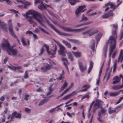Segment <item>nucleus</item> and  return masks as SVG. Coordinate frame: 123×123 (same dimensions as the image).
I'll return each instance as SVG.
<instances>
[{"instance_id": "64", "label": "nucleus", "mask_w": 123, "mask_h": 123, "mask_svg": "<svg viewBox=\"0 0 123 123\" xmlns=\"http://www.w3.org/2000/svg\"><path fill=\"white\" fill-rule=\"evenodd\" d=\"M119 76L120 77H121L122 79V85H123V75L121 74H119Z\"/></svg>"}, {"instance_id": "45", "label": "nucleus", "mask_w": 123, "mask_h": 123, "mask_svg": "<svg viewBox=\"0 0 123 123\" xmlns=\"http://www.w3.org/2000/svg\"><path fill=\"white\" fill-rule=\"evenodd\" d=\"M88 18L85 16L83 14L82 15L81 18V21H86L88 20Z\"/></svg>"}, {"instance_id": "17", "label": "nucleus", "mask_w": 123, "mask_h": 123, "mask_svg": "<svg viewBox=\"0 0 123 123\" xmlns=\"http://www.w3.org/2000/svg\"><path fill=\"white\" fill-rule=\"evenodd\" d=\"M15 117L16 118H20L21 117V115L19 114L18 113L16 112H13L12 114V116L9 115L7 117L8 119H11V120H10V121H12L13 117Z\"/></svg>"}, {"instance_id": "50", "label": "nucleus", "mask_w": 123, "mask_h": 123, "mask_svg": "<svg viewBox=\"0 0 123 123\" xmlns=\"http://www.w3.org/2000/svg\"><path fill=\"white\" fill-rule=\"evenodd\" d=\"M77 93V92L76 91H74L72 92L71 93L69 94V95L71 97H72L73 96H74Z\"/></svg>"}, {"instance_id": "20", "label": "nucleus", "mask_w": 123, "mask_h": 123, "mask_svg": "<svg viewBox=\"0 0 123 123\" xmlns=\"http://www.w3.org/2000/svg\"><path fill=\"white\" fill-rule=\"evenodd\" d=\"M104 65V63H103L100 68V69L99 72V74L98 75V78L97 80L96 83L97 85H98L100 82V76L101 75V74L102 73V69L103 67V65Z\"/></svg>"}, {"instance_id": "16", "label": "nucleus", "mask_w": 123, "mask_h": 123, "mask_svg": "<svg viewBox=\"0 0 123 123\" xmlns=\"http://www.w3.org/2000/svg\"><path fill=\"white\" fill-rule=\"evenodd\" d=\"M46 49L48 54H54L55 53V50L53 51V53H51V52H49L48 51V49H49V47L47 45H44L43 46V47L40 50V54H41L43 53L44 51V49Z\"/></svg>"}, {"instance_id": "4", "label": "nucleus", "mask_w": 123, "mask_h": 123, "mask_svg": "<svg viewBox=\"0 0 123 123\" xmlns=\"http://www.w3.org/2000/svg\"><path fill=\"white\" fill-rule=\"evenodd\" d=\"M111 59L109 58L107 65L108 67H107L106 69V72L105 75L104 77L103 81L104 82H106L110 77V74L111 70V69H110L109 67L110 65Z\"/></svg>"}, {"instance_id": "11", "label": "nucleus", "mask_w": 123, "mask_h": 123, "mask_svg": "<svg viewBox=\"0 0 123 123\" xmlns=\"http://www.w3.org/2000/svg\"><path fill=\"white\" fill-rule=\"evenodd\" d=\"M63 29L65 31L70 32H73L75 33H78L80 32L83 30L86 29V28H82L78 29H72L70 28L63 27Z\"/></svg>"}, {"instance_id": "39", "label": "nucleus", "mask_w": 123, "mask_h": 123, "mask_svg": "<svg viewBox=\"0 0 123 123\" xmlns=\"http://www.w3.org/2000/svg\"><path fill=\"white\" fill-rule=\"evenodd\" d=\"M48 100V99L47 98H45L43 99L42 101H41L40 103L38 105L39 106H40L42 105L43 104L47 102Z\"/></svg>"}, {"instance_id": "2", "label": "nucleus", "mask_w": 123, "mask_h": 123, "mask_svg": "<svg viewBox=\"0 0 123 123\" xmlns=\"http://www.w3.org/2000/svg\"><path fill=\"white\" fill-rule=\"evenodd\" d=\"M112 34L115 35L114 37L110 36L109 38L108 41V43L110 45L109 49V56L110 57L111 55H112V58H114L117 52V50L115 49L116 46V39L117 37V35H116V30L112 31Z\"/></svg>"}, {"instance_id": "1", "label": "nucleus", "mask_w": 123, "mask_h": 123, "mask_svg": "<svg viewBox=\"0 0 123 123\" xmlns=\"http://www.w3.org/2000/svg\"><path fill=\"white\" fill-rule=\"evenodd\" d=\"M22 15L26 18H28V20L30 23L33 22L32 19L36 20L41 25H43L44 23L42 18L39 13L33 10H30L26 13V14L23 13Z\"/></svg>"}, {"instance_id": "31", "label": "nucleus", "mask_w": 123, "mask_h": 123, "mask_svg": "<svg viewBox=\"0 0 123 123\" xmlns=\"http://www.w3.org/2000/svg\"><path fill=\"white\" fill-rule=\"evenodd\" d=\"M119 94V92H111L109 93V95L112 97L117 96Z\"/></svg>"}, {"instance_id": "15", "label": "nucleus", "mask_w": 123, "mask_h": 123, "mask_svg": "<svg viewBox=\"0 0 123 123\" xmlns=\"http://www.w3.org/2000/svg\"><path fill=\"white\" fill-rule=\"evenodd\" d=\"M14 2L16 4H21L24 5V8H26L27 7L31 4V3L28 2H24L21 0H16L15 1H14Z\"/></svg>"}, {"instance_id": "49", "label": "nucleus", "mask_w": 123, "mask_h": 123, "mask_svg": "<svg viewBox=\"0 0 123 123\" xmlns=\"http://www.w3.org/2000/svg\"><path fill=\"white\" fill-rule=\"evenodd\" d=\"M120 37V40H121L123 37V29L121 31Z\"/></svg>"}, {"instance_id": "44", "label": "nucleus", "mask_w": 123, "mask_h": 123, "mask_svg": "<svg viewBox=\"0 0 123 123\" xmlns=\"http://www.w3.org/2000/svg\"><path fill=\"white\" fill-rule=\"evenodd\" d=\"M88 85H84L82 89L80 90V91H84L86 90L89 87Z\"/></svg>"}, {"instance_id": "38", "label": "nucleus", "mask_w": 123, "mask_h": 123, "mask_svg": "<svg viewBox=\"0 0 123 123\" xmlns=\"http://www.w3.org/2000/svg\"><path fill=\"white\" fill-rule=\"evenodd\" d=\"M62 42L67 47L69 48L71 47V45L68 42L64 40H63L62 41Z\"/></svg>"}, {"instance_id": "63", "label": "nucleus", "mask_w": 123, "mask_h": 123, "mask_svg": "<svg viewBox=\"0 0 123 123\" xmlns=\"http://www.w3.org/2000/svg\"><path fill=\"white\" fill-rule=\"evenodd\" d=\"M5 116L4 115L3 117H1V119H2L1 121L2 122H4L5 121Z\"/></svg>"}, {"instance_id": "9", "label": "nucleus", "mask_w": 123, "mask_h": 123, "mask_svg": "<svg viewBox=\"0 0 123 123\" xmlns=\"http://www.w3.org/2000/svg\"><path fill=\"white\" fill-rule=\"evenodd\" d=\"M95 103L94 105V110L101 107V105L103 104V102L100 100H97L95 102V101H93L91 104L90 106V108H91L92 106Z\"/></svg>"}, {"instance_id": "47", "label": "nucleus", "mask_w": 123, "mask_h": 123, "mask_svg": "<svg viewBox=\"0 0 123 123\" xmlns=\"http://www.w3.org/2000/svg\"><path fill=\"white\" fill-rule=\"evenodd\" d=\"M70 98L69 94L65 96L62 98V100H66Z\"/></svg>"}, {"instance_id": "21", "label": "nucleus", "mask_w": 123, "mask_h": 123, "mask_svg": "<svg viewBox=\"0 0 123 123\" xmlns=\"http://www.w3.org/2000/svg\"><path fill=\"white\" fill-rule=\"evenodd\" d=\"M8 30L11 35L13 37L16 38V37L14 34V32L13 31L12 27V25H10L9 26Z\"/></svg>"}, {"instance_id": "18", "label": "nucleus", "mask_w": 123, "mask_h": 123, "mask_svg": "<svg viewBox=\"0 0 123 123\" xmlns=\"http://www.w3.org/2000/svg\"><path fill=\"white\" fill-rule=\"evenodd\" d=\"M113 14L112 11H109L108 12L105 13L103 16L102 17L104 18H106L112 16Z\"/></svg>"}, {"instance_id": "22", "label": "nucleus", "mask_w": 123, "mask_h": 123, "mask_svg": "<svg viewBox=\"0 0 123 123\" xmlns=\"http://www.w3.org/2000/svg\"><path fill=\"white\" fill-rule=\"evenodd\" d=\"M121 78L120 77H118L117 76H115L113 78L114 81L112 83L113 84H115L119 82L121 80Z\"/></svg>"}, {"instance_id": "5", "label": "nucleus", "mask_w": 123, "mask_h": 123, "mask_svg": "<svg viewBox=\"0 0 123 123\" xmlns=\"http://www.w3.org/2000/svg\"><path fill=\"white\" fill-rule=\"evenodd\" d=\"M98 31L97 29L92 28L82 33V35L86 37L87 36H91L97 33Z\"/></svg>"}, {"instance_id": "13", "label": "nucleus", "mask_w": 123, "mask_h": 123, "mask_svg": "<svg viewBox=\"0 0 123 123\" xmlns=\"http://www.w3.org/2000/svg\"><path fill=\"white\" fill-rule=\"evenodd\" d=\"M86 6L85 5L80 6L76 9L75 13L76 15L80 14L81 12H83L86 10L85 8Z\"/></svg>"}, {"instance_id": "27", "label": "nucleus", "mask_w": 123, "mask_h": 123, "mask_svg": "<svg viewBox=\"0 0 123 123\" xmlns=\"http://www.w3.org/2000/svg\"><path fill=\"white\" fill-rule=\"evenodd\" d=\"M8 68L11 69L13 70H17L18 69H19L21 68L20 66H18L17 67H14L12 65H10L9 66H8Z\"/></svg>"}, {"instance_id": "61", "label": "nucleus", "mask_w": 123, "mask_h": 123, "mask_svg": "<svg viewBox=\"0 0 123 123\" xmlns=\"http://www.w3.org/2000/svg\"><path fill=\"white\" fill-rule=\"evenodd\" d=\"M93 66V63L92 62H90V64L89 66V67H90V68H92V67Z\"/></svg>"}, {"instance_id": "19", "label": "nucleus", "mask_w": 123, "mask_h": 123, "mask_svg": "<svg viewBox=\"0 0 123 123\" xmlns=\"http://www.w3.org/2000/svg\"><path fill=\"white\" fill-rule=\"evenodd\" d=\"M123 61V50L121 49L120 51V53L118 58V62H121Z\"/></svg>"}, {"instance_id": "26", "label": "nucleus", "mask_w": 123, "mask_h": 123, "mask_svg": "<svg viewBox=\"0 0 123 123\" xmlns=\"http://www.w3.org/2000/svg\"><path fill=\"white\" fill-rule=\"evenodd\" d=\"M73 55L76 57H80L81 55L80 52H72Z\"/></svg>"}, {"instance_id": "33", "label": "nucleus", "mask_w": 123, "mask_h": 123, "mask_svg": "<svg viewBox=\"0 0 123 123\" xmlns=\"http://www.w3.org/2000/svg\"><path fill=\"white\" fill-rule=\"evenodd\" d=\"M92 23V22L89 21L87 22L84 24H77L76 25H75V27H78L80 26H82V25H89L91 24Z\"/></svg>"}, {"instance_id": "56", "label": "nucleus", "mask_w": 123, "mask_h": 123, "mask_svg": "<svg viewBox=\"0 0 123 123\" xmlns=\"http://www.w3.org/2000/svg\"><path fill=\"white\" fill-rule=\"evenodd\" d=\"M24 78H27L28 77V74L27 73V71H26L25 72V73L24 74Z\"/></svg>"}, {"instance_id": "52", "label": "nucleus", "mask_w": 123, "mask_h": 123, "mask_svg": "<svg viewBox=\"0 0 123 123\" xmlns=\"http://www.w3.org/2000/svg\"><path fill=\"white\" fill-rule=\"evenodd\" d=\"M21 41L23 45H24L25 46L27 45L24 39V38H21Z\"/></svg>"}, {"instance_id": "54", "label": "nucleus", "mask_w": 123, "mask_h": 123, "mask_svg": "<svg viewBox=\"0 0 123 123\" xmlns=\"http://www.w3.org/2000/svg\"><path fill=\"white\" fill-rule=\"evenodd\" d=\"M25 111L27 113H29L31 111V110L28 108H26L25 109Z\"/></svg>"}, {"instance_id": "6", "label": "nucleus", "mask_w": 123, "mask_h": 123, "mask_svg": "<svg viewBox=\"0 0 123 123\" xmlns=\"http://www.w3.org/2000/svg\"><path fill=\"white\" fill-rule=\"evenodd\" d=\"M117 6L114 5V4L112 3L108 2L105 5V6L107 7L105 9V11L108 10L109 9V7L112 9H114L116 8L119 5L122 3V1L121 0H118L117 1Z\"/></svg>"}, {"instance_id": "46", "label": "nucleus", "mask_w": 123, "mask_h": 123, "mask_svg": "<svg viewBox=\"0 0 123 123\" xmlns=\"http://www.w3.org/2000/svg\"><path fill=\"white\" fill-rule=\"evenodd\" d=\"M106 111V110L104 108L101 109L100 111L99 112H100L101 113V115L102 116H104V113Z\"/></svg>"}, {"instance_id": "42", "label": "nucleus", "mask_w": 123, "mask_h": 123, "mask_svg": "<svg viewBox=\"0 0 123 123\" xmlns=\"http://www.w3.org/2000/svg\"><path fill=\"white\" fill-rule=\"evenodd\" d=\"M116 110L115 109H113L111 108H109L108 109V112L109 114H111L113 113L116 112Z\"/></svg>"}, {"instance_id": "62", "label": "nucleus", "mask_w": 123, "mask_h": 123, "mask_svg": "<svg viewBox=\"0 0 123 123\" xmlns=\"http://www.w3.org/2000/svg\"><path fill=\"white\" fill-rule=\"evenodd\" d=\"M112 25H113V27L116 30L117 29V24H113Z\"/></svg>"}, {"instance_id": "32", "label": "nucleus", "mask_w": 123, "mask_h": 123, "mask_svg": "<svg viewBox=\"0 0 123 123\" xmlns=\"http://www.w3.org/2000/svg\"><path fill=\"white\" fill-rule=\"evenodd\" d=\"M107 49V46L105 45L103 48V55L105 57L106 55V50Z\"/></svg>"}, {"instance_id": "7", "label": "nucleus", "mask_w": 123, "mask_h": 123, "mask_svg": "<svg viewBox=\"0 0 123 123\" xmlns=\"http://www.w3.org/2000/svg\"><path fill=\"white\" fill-rule=\"evenodd\" d=\"M59 47L60 50L58 51L59 54L61 55L65 56L66 55L65 53L67 51L65 47L60 43L56 41H55Z\"/></svg>"}, {"instance_id": "55", "label": "nucleus", "mask_w": 123, "mask_h": 123, "mask_svg": "<svg viewBox=\"0 0 123 123\" xmlns=\"http://www.w3.org/2000/svg\"><path fill=\"white\" fill-rule=\"evenodd\" d=\"M29 97V95L28 94H26L25 95L24 99L25 101L28 100V98Z\"/></svg>"}, {"instance_id": "51", "label": "nucleus", "mask_w": 123, "mask_h": 123, "mask_svg": "<svg viewBox=\"0 0 123 123\" xmlns=\"http://www.w3.org/2000/svg\"><path fill=\"white\" fill-rule=\"evenodd\" d=\"M51 87L52 86H51L50 87H49V91L46 94L47 96H48L50 95V93L52 91L53 89H51Z\"/></svg>"}, {"instance_id": "28", "label": "nucleus", "mask_w": 123, "mask_h": 123, "mask_svg": "<svg viewBox=\"0 0 123 123\" xmlns=\"http://www.w3.org/2000/svg\"><path fill=\"white\" fill-rule=\"evenodd\" d=\"M56 46H55V48L54 49H52L51 50H50V51H49V49H48V51H49V52H51L52 53H53V51H54V50H55V54H48L49 55H51L50 57L51 58L54 57H55V56L54 55L56 53Z\"/></svg>"}, {"instance_id": "8", "label": "nucleus", "mask_w": 123, "mask_h": 123, "mask_svg": "<svg viewBox=\"0 0 123 123\" xmlns=\"http://www.w3.org/2000/svg\"><path fill=\"white\" fill-rule=\"evenodd\" d=\"M55 65V64L54 62L50 61L49 62V64L48 63H45L43 66L41 68V70L43 71H46L47 70L49 69Z\"/></svg>"}, {"instance_id": "30", "label": "nucleus", "mask_w": 123, "mask_h": 123, "mask_svg": "<svg viewBox=\"0 0 123 123\" xmlns=\"http://www.w3.org/2000/svg\"><path fill=\"white\" fill-rule=\"evenodd\" d=\"M71 5H73L76 3V2H79V0H68Z\"/></svg>"}, {"instance_id": "37", "label": "nucleus", "mask_w": 123, "mask_h": 123, "mask_svg": "<svg viewBox=\"0 0 123 123\" xmlns=\"http://www.w3.org/2000/svg\"><path fill=\"white\" fill-rule=\"evenodd\" d=\"M90 47L92 49V51H93L95 48V43L93 41H92V43Z\"/></svg>"}, {"instance_id": "58", "label": "nucleus", "mask_w": 123, "mask_h": 123, "mask_svg": "<svg viewBox=\"0 0 123 123\" xmlns=\"http://www.w3.org/2000/svg\"><path fill=\"white\" fill-rule=\"evenodd\" d=\"M89 96L88 94H87L86 95H85L82 97V98L81 99H83L85 98H89Z\"/></svg>"}, {"instance_id": "35", "label": "nucleus", "mask_w": 123, "mask_h": 123, "mask_svg": "<svg viewBox=\"0 0 123 123\" xmlns=\"http://www.w3.org/2000/svg\"><path fill=\"white\" fill-rule=\"evenodd\" d=\"M68 58L72 61L73 60V58L71 53L70 52H68L67 53Z\"/></svg>"}, {"instance_id": "10", "label": "nucleus", "mask_w": 123, "mask_h": 123, "mask_svg": "<svg viewBox=\"0 0 123 123\" xmlns=\"http://www.w3.org/2000/svg\"><path fill=\"white\" fill-rule=\"evenodd\" d=\"M72 85H63L61 87L60 92L62 91L64 89H65V91L61 94L60 96H63L65 93H67L72 87Z\"/></svg>"}, {"instance_id": "29", "label": "nucleus", "mask_w": 123, "mask_h": 123, "mask_svg": "<svg viewBox=\"0 0 123 123\" xmlns=\"http://www.w3.org/2000/svg\"><path fill=\"white\" fill-rule=\"evenodd\" d=\"M123 87V85H115L114 86L112 87V89L114 90L119 89Z\"/></svg>"}, {"instance_id": "14", "label": "nucleus", "mask_w": 123, "mask_h": 123, "mask_svg": "<svg viewBox=\"0 0 123 123\" xmlns=\"http://www.w3.org/2000/svg\"><path fill=\"white\" fill-rule=\"evenodd\" d=\"M78 65L80 70L82 72H83L86 69V64L85 63H82L81 60L78 62Z\"/></svg>"}, {"instance_id": "41", "label": "nucleus", "mask_w": 123, "mask_h": 123, "mask_svg": "<svg viewBox=\"0 0 123 123\" xmlns=\"http://www.w3.org/2000/svg\"><path fill=\"white\" fill-rule=\"evenodd\" d=\"M117 67V64L116 62H114L113 64V69L112 71L113 73H114L116 70Z\"/></svg>"}, {"instance_id": "12", "label": "nucleus", "mask_w": 123, "mask_h": 123, "mask_svg": "<svg viewBox=\"0 0 123 123\" xmlns=\"http://www.w3.org/2000/svg\"><path fill=\"white\" fill-rule=\"evenodd\" d=\"M35 4H37L38 3H40V5L38 6V8L40 10H42L43 9L45 8L47 9V7H48L49 8H50L48 5H45L46 6L44 5L43 4V2L42 1L40 0H34Z\"/></svg>"}, {"instance_id": "36", "label": "nucleus", "mask_w": 123, "mask_h": 123, "mask_svg": "<svg viewBox=\"0 0 123 123\" xmlns=\"http://www.w3.org/2000/svg\"><path fill=\"white\" fill-rule=\"evenodd\" d=\"M26 34L27 35H30L32 34L33 35V36L34 37L35 39H36L37 38V36L36 35L33 34L32 32L30 31H28L26 32Z\"/></svg>"}, {"instance_id": "43", "label": "nucleus", "mask_w": 123, "mask_h": 123, "mask_svg": "<svg viewBox=\"0 0 123 123\" xmlns=\"http://www.w3.org/2000/svg\"><path fill=\"white\" fill-rule=\"evenodd\" d=\"M57 107H55L54 108L51 109L49 111V112L50 113H52L54 112L55 111H57L60 109L59 108L57 109Z\"/></svg>"}, {"instance_id": "57", "label": "nucleus", "mask_w": 123, "mask_h": 123, "mask_svg": "<svg viewBox=\"0 0 123 123\" xmlns=\"http://www.w3.org/2000/svg\"><path fill=\"white\" fill-rule=\"evenodd\" d=\"M72 105L73 106H76L78 105V104L76 102H74L73 103L71 104L68 105Z\"/></svg>"}, {"instance_id": "23", "label": "nucleus", "mask_w": 123, "mask_h": 123, "mask_svg": "<svg viewBox=\"0 0 123 123\" xmlns=\"http://www.w3.org/2000/svg\"><path fill=\"white\" fill-rule=\"evenodd\" d=\"M61 60L63 62V64L66 67L67 70L68 71V74H69V71L68 70V68L67 67V64L68 63L66 59L65 58L62 57V58Z\"/></svg>"}, {"instance_id": "53", "label": "nucleus", "mask_w": 123, "mask_h": 123, "mask_svg": "<svg viewBox=\"0 0 123 123\" xmlns=\"http://www.w3.org/2000/svg\"><path fill=\"white\" fill-rule=\"evenodd\" d=\"M1 0L5 1L7 4H10L11 3V1L9 0H0V2Z\"/></svg>"}, {"instance_id": "48", "label": "nucleus", "mask_w": 123, "mask_h": 123, "mask_svg": "<svg viewBox=\"0 0 123 123\" xmlns=\"http://www.w3.org/2000/svg\"><path fill=\"white\" fill-rule=\"evenodd\" d=\"M68 40L69 42L73 43H76L78 42V41L76 40L71 39H68Z\"/></svg>"}, {"instance_id": "60", "label": "nucleus", "mask_w": 123, "mask_h": 123, "mask_svg": "<svg viewBox=\"0 0 123 123\" xmlns=\"http://www.w3.org/2000/svg\"><path fill=\"white\" fill-rule=\"evenodd\" d=\"M62 84H63V85H67V83L66 81L65 80H63L62 81Z\"/></svg>"}, {"instance_id": "24", "label": "nucleus", "mask_w": 123, "mask_h": 123, "mask_svg": "<svg viewBox=\"0 0 123 123\" xmlns=\"http://www.w3.org/2000/svg\"><path fill=\"white\" fill-rule=\"evenodd\" d=\"M47 23L51 27L53 28L54 30L57 33L61 35V33L57 30L56 29H55L54 27L52 25H51L49 24V22L47 21H46Z\"/></svg>"}, {"instance_id": "59", "label": "nucleus", "mask_w": 123, "mask_h": 123, "mask_svg": "<svg viewBox=\"0 0 123 123\" xmlns=\"http://www.w3.org/2000/svg\"><path fill=\"white\" fill-rule=\"evenodd\" d=\"M122 99L123 100V97H121L119 99L118 101L116 103V104H117L120 103Z\"/></svg>"}, {"instance_id": "34", "label": "nucleus", "mask_w": 123, "mask_h": 123, "mask_svg": "<svg viewBox=\"0 0 123 123\" xmlns=\"http://www.w3.org/2000/svg\"><path fill=\"white\" fill-rule=\"evenodd\" d=\"M63 72L64 71L62 70V73L60 75L59 77H58L56 78L57 80H62L63 78L64 77L63 76Z\"/></svg>"}, {"instance_id": "3", "label": "nucleus", "mask_w": 123, "mask_h": 123, "mask_svg": "<svg viewBox=\"0 0 123 123\" xmlns=\"http://www.w3.org/2000/svg\"><path fill=\"white\" fill-rule=\"evenodd\" d=\"M2 48L3 49H6L7 53L9 54H15L17 52L16 49H13L12 47L10 46L9 43L7 40L3 39V42L2 43L1 45H0V48Z\"/></svg>"}, {"instance_id": "40", "label": "nucleus", "mask_w": 123, "mask_h": 123, "mask_svg": "<svg viewBox=\"0 0 123 123\" xmlns=\"http://www.w3.org/2000/svg\"><path fill=\"white\" fill-rule=\"evenodd\" d=\"M102 116L101 115V113L100 112H98V119L99 122H102L103 121L101 118L102 117Z\"/></svg>"}, {"instance_id": "25", "label": "nucleus", "mask_w": 123, "mask_h": 123, "mask_svg": "<svg viewBox=\"0 0 123 123\" xmlns=\"http://www.w3.org/2000/svg\"><path fill=\"white\" fill-rule=\"evenodd\" d=\"M102 35V33H100L97 34L95 37L96 41L97 42H99L101 37Z\"/></svg>"}]
</instances>
